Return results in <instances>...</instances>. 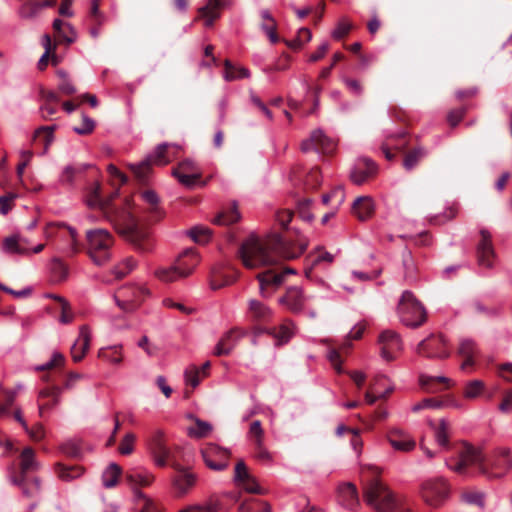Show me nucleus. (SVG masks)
I'll use <instances>...</instances> for the list:
<instances>
[{
  "mask_svg": "<svg viewBox=\"0 0 512 512\" xmlns=\"http://www.w3.org/2000/svg\"><path fill=\"white\" fill-rule=\"evenodd\" d=\"M278 345L287 343L294 335V325L291 321L285 320L278 328L268 329Z\"/></svg>",
  "mask_w": 512,
  "mask_h": 512,
  "instance_id": "nucleus-33",
  "label": "nucleus"
},
{
  "mask_svg": "<svg viewBox=\"0 0 512 512\" xmlns=\"http://www.w3.org/2000/svg\"><path fill=\"white\" fill-rule=\"evenodd\" d=\"M186 234L196 243L205 244L211 237V230L203 225H196L189 229Z\"/></svg>",
  "mask_w": 512,
  "mask_h": 512,
  "instance_id": "nucleus-45",
  "label": "nucleus"
},
{
  "mask_svg": "<svg viewBox=\"0 0 512 512\" xmlns=\"http://www.w3.org/2000/svg\"><path fill=\"white\" fill-rule=\"evenodd\" d=\"M172 467L179 472L173 480L174 488L179 495H184L195 485L197 477L195 474L181 468L180 465L176 463H173Z\"/></svg>",
  "mask_w": 512,
  "mask_h": 512,
  "instance_id": "nucleus-24",
  "label": "nucleus"
},
{
  "mask_svg": "<svg viewBox=\"0 0 512 512\" xmlns=\"http://www.w3.org/2000/svg\"><path fill=\"white\" fill-rule=\"evenodd\" d=\"M118 196V189L108 198H102L101 187L95 184L87 197V204L91 208L102 211L105 218L113 224L115 229L140 253H149L154 249V241L147 228L138 224L132 215L129 203L117 207L111 204L112 199Z\"/></svg>",
  "mask_w": 512,
  "mask_h": 512,
  "instance_id": "nucleus-1",
  "label": "nucleus"
},
{
  "mask_svg": "<svg viewBox=\"0 0 512 512\" xmlns=\"http://www.w3.org/2000/svg\"><path fill=\"white\" fill-rule=\"evenodd\" d=\"M194 420V425L187 429L190 437L203 438L208 436L212 431V425L209 422L200 420L199 418L190 416Z\"/></svg>",
  "mask_w": 512,
  "mask_h": 512,
  "instance_id": "nucleus-37",
  "label": "nucleus"
},
{
  "mask_svg": "<svg viewBox=\"0 0 512 512\" xmlns=\"http://www.w3.org/2000/svg\"><path fill=\"white\" fill-rule=\"evenodd\" d=\"M145 446L157 467H165L172 458V449L168 445L166 433L162 429L152 430L145 439Z\"/></svg>",
  "mask_w": 512,
  "mask_h": 512,
  "instance_id": "nucleus-6",
  "label": "nucleus"
},
{
  "mask_svg": "<svg viewBox=\"0 0 512 512\" xmlns=\"http://www.w3.org/2000/svg\"><path fill=\"white\" fill-rule=\"evenodd\" d=\"M66 234H68L71 240V243L68 247V252L70 254L77 253L79 251V247L77 243V231L74 228L67 226L63 223H51L47 224L43 231V235L47 240L52 239L56 236L65 237Z\"/></svg>",
  "mask_w": 512,
  "mask_h": 512,
  "instance_id": "nucleus-17",
  "label": "nucleus"
},
{
  "mask_svg": "<svg viewBox=\"0 0 512 512\" xmlns=\"http://www.w3.org/2000/svg\"><path fill=\"white\" fill-rule=\"evenodd\" d=\"M183 259H176L169 266H160L153 272L154 276L161 282L171 283L189 276V269H185Z\"/></svg>",
  "mask_w": 512,
  "mask_h": 512,
  "instance_id": "nucleus-15",
  "label": "nucleus"
},
{
  "mask_svg": "<svg viewBox=\"0 0 512 512\" xmlns=\"http://www.w3.org/2000/svg\"><path fill=\"white\" fill-rule=\"evenodd\" d=\"M56 471H57L58 477L60 479H62L63 481H71L73 479L80 477L83 473V470L80 467H76V466L66 467L61 464L57 465Z\"/></svg>",
  "mask_w": 512,
  "mask_h": 512,
  "instance_id": "nucleus-51",
  "label": "nucleus"
},
{
  "mask_svg": "<svg viewBox=\"0 0 512 512\" xmlns=\"http://www.w3.org/2000/svg\"><path fill=\"white\" fill-rule=\"evenodd\" d=\"M87 252L91 260L98 266L106 264L112 256L114 238L103 228L91 229L86 232Z\"/></svg>",
  "mask_w": 512,
  "mask_h": 512,
  "instance_id": "nucleus-4",
  "label": "nucleus"
},
{
  "mask_svg": "<svg viewBox=\"0 0 512 512\" xmlns=\"http://www.w3.org/2000/svg\"><path fill=\"white\" fill-rule=\"evenodd\" d=\"M233 481L237 487L250 494L263 495L266 490L260 486L255 476H253L243 460L235 465Z\"/></svg>",
  "mask_w": 512,
  "mask_h": 512,
  "instance_id": "nucleus-12",
  "label": "nucleus"
},
{
  "mask_svg": "<svg viewBox=\"0 0 512 512\" xmlns=\"http://www.w3.org/2000/svg\"><path fill=\"white\" fill-rule=\"evenodd\" d=\"M171 149L179 150L180 146L178 144H171L166 142L161 143L157 145L154 151L148 154L146 158L149 160L152 166H164L175 157V153L171 152Z\"/></svg>",
  "mask_w": 512,
  "mask_h": 512,
  "instance_id": "nucleus-22",
  "label": "nucleus"
},
{
  "mask_svg": "<svg viewBox=\"0 0 512 512\" xmlns=\"http://www.w3.org/2000/svg\"><path fill=\"white\" fill-rule=\"evenodd\" d=\"M240 219V213L234 203L227 211L220 212L212 222L216 225H230Z\"/></svg>",
  "mask_w": 512,
  "mask_h": 512,
  "instance_id": "nucleus-39",
  "label": "nucleus"
},
{
  "mask_svg": "<svg viewBox=\"0 0 512 512\" xmlns=\"http://www.w3.org/2000/svg\"><path fill=\"white\" fill-rule=\"evenodd\" d=\"M121 474V468L116 463H111L102 474L103 485L106 488L114 487Z\"/></svg>",
  "mask_w": 512,
  "mask_h": 512,
  "instance_id": "nucleus-43",
  "label": "nucleus"
},
{
  "mask_svg": "<svg viewBox=\"0 0 512 512\" xmlns=\"http://www.w3.org/2000/svg\"><path fill=\"white\" fill-rule=\"evenodd\" d=\"M435 440L437 444L443 448L448 446L449 425L445 419H441L438 426L435 427Z\"/></svg>",
  "mask_w": 512,
  "mask_h": 512,
  "instance_id": "nucleus-50",
  "label": "nucleus"
},
{
  "mask_svg": "<svg viewBox=\"0 0 512 512\" xmlns=\"http://www.w3.org/2000/svg\"><path fill=\"white\" fill-rule=\"evenodd\" d=\"M1 249L5 254H16L22 256L30 255V248L25 245H21L20 234L5 237L2 241Z\"/></svg>",
  "mask_w": 512,
  "mask_h": 512,
  "instance_id": "nucleus-29",
  "label": "nucleus"
},
{
  "mask_svg": "<svg viewBox=\"0 0 512 512\" xmlns=\"http://www.w3.org/2000/svg\"><path fill=\"white\" fill-rule=\"evenodd\" d=\"M462 499L468 504H474L480 507L484 506V493L477 490L464 492Z\"/></svg>",
  "mask_w": 512,
  "mask_h": 512,
  "instance_id": "nucleus-63",
  "label": "nucleus"
},
{
  "mask_svg": "<svg viewBox=\"0 0 512 512\" xmlns=\"http://www.w3.org/2000/svg\"><path fill=\"white\" fill-rule=\"evenodd\" d=\"M177 259H183L184 263L186 264L184 267L185 269H189V275L193 272L194 268L199 263V256L196 250L194 249H187L185 250Z\"/></svg>",
  "mask_w": 512,
  "mask_h": 512,
  "instance_id": "nucleus-55",
  "label": "nucleus"
},
{
  "mask_svg": "<svg viewBox=\"0 0 512 512\" xmlns=\"http://www.w3.org/2000/svg\"><path fill=\"white\" fill-rule=\"evenodd\" d=\"M476 352V345L473 340L463 339L459 346V353L466 357L465 361L462 364V369H465L467 366H471L473 364V356Z\"/></svg>",
  "mask_w": 512,
  "mask_h": 512,
  "instance_id": "nucleus-44",
  "label": "nucleus"
},
{
  "mask_svg": "<svg viewBox=\"0 0 512 512\" xmlns=\"http://www.w3.org/2000/svg\"><path fill=\"white\" fill-rule=\"evenodd\" d=\"M512 469V456L508 448H501L491 456L486 457L485 469L482 475L489 479L505 476Z\"/></svg>",
  "mask_w": 512,
  "mask_h": 512,
  "instance_id": "nucleus-8",
  "label": "nucleus"
},
{
  "mask_svg": "<svg viewBox=\"0 0 512 512\" xmlns=\"http://www.w3.org/2000/svg\"><path fill=\"white\" fill-rule=\"evenodd\" d=\"M220 505L217 502H210L206 505H195L187 507L179 512H219Z\"/></svg>",
  "mask_w": 512,
  "mask_h": 512,
  "instance_id": "nucleus-64",
  "label": "nucleus"
},
{
  "mask_svg": "<svg viewBox=\"0 0 512 512\" xmlns=\"http://www.w3.org/2000/svg\"><path fill=\"white\" fill-rule=\"evenodd\" d=\"M308 297L303 293L301 287H289L284 296L279 298V303L288 310L297 313L303 310Z\"/></svg>",
  "mask_w": 512,
  "mask_h": 512,
  "instance_id": "nucleus-19",
  "label": "nucleus"
},
{
  "mask_svg": "<svg viewBox=\"0 0 512 512\" xmlns=\"http://www.w3.org/2000/svg\"><path fill=\"white\" fill-rule=\"evenodd\" d=\"M335 139L327 136L320 129L311 133L310 137L304 140L301 148L304 152L316 151L317 153L329 154L336 149Z\"/></svg>",
  "mask_w": 512,
  "mask_h": 512,
  "instance_id": "nucleus-13",
  "label": "nucleus"
},
{
  "mask_svg": "<svg viewBox=\"0 0 512 512\" xmlns=\"http://www.w3.org/2000/svg\"><path fill=\"white\" fill-rule=\"evenodd\" d=\"M375 212V203L370 196H359L352 204V213L360 221H366L372 217Z\"/></svg>",
  "mask_w": 512,
  "mask_h": 512,
  "instance_id": "nucleus-27",
  "label": "nucleus"
},
{
  "mask_svg": "<svg viewBox=\"0 0 512 512\" xmlns=\"http://www.w3.org/2000/svg\"><path fill=\"white\" fill-rule=\"evenodd\" d=\"M225 71L224 79L226 81H234L242 78H249L250 71L245 67H235L229 60L224 61Z\"/></svg>",
  "mask_w": 512,
  "mask_h": 512,
  "instance_id": "nucleus-38",
  "label": "nucleus"
},
{
  "mask_svg": "<svg viewBox=\"0 0 512 512\" xmlns=\"http://www.w3.org/2000/svg\"><path fill=\"white\" fill-rule=\"evenodd\" d=\"M377 167L375 163L368 159L362 158L359 159L356 166L351 172L352 181L357 184H363L369 177L376 173Z\"/></svg>",
  "mask_w": 512,
  "mask_h": 512,
  "instance_id": "nucleus-25",
  "label": "nucleus"
},
{
  "mask_svg": "<svg viewBox=\"0 0 512 512\" xmlns=\"http://www.w3.org/2000/svg\"><path fill=\"white\" fill-rule=\"evenodd\" d=\"M141 197L146 203L151 205L150 213L152 214V217L155 220L161 219L163 216V212L158 206V203H159L158 195L154 191L148 190V191L143 192Z\"/></svg>",
  "mask_w": 512,
  "mask_h": 512,
  "instance_id": "nucleus-46",
  "label": "nucleus"
},
{
  "mask_svg": "<svg viewBox=\"0 0 512 512\" xmlns=\"http://www.w3.org/2000/svg\"><path fill=\"white\" fill-rule=\"evenodd\" d=\"M245 331L239 328H233L227 331L216 344L213 354L215 356L229 355L237 346L242 337L245 336Z\"/></svg>",
  "mask_w": 512,
  "mask_h": 512,
  "instance_id": "nucleus-18",
  "label": "nucleus"
},
{
  "mask_svg": "<svg viewBox=\"0 0 512 512\" xmlns=\"http://www.w3.org/2000/svg\"><path fill=\"white\" fill-rule=\"evenodd\" d=\"M127 479L134 485L150 486L154 481V475L146 469H134L127 474Z\"/></svg>",
  "mask_w": 512,
  "mask_h": 512,
  "instance_id": "nucleus-36",
  "label": "nucleus"
},
{
  "mask_svg": "<svg viewBox=\"0 0 512 512\" xmlns=\"http://www.w3.org/2000/svg\"><path fill=\"white\" fill-rule=\"evenodd\" d=\"M65 362V358L62 353L58 351H54L52 353L51 359L42 365H38L35 367L36 371H44L50 370L56 367L63 366Z\"/></svg>",
  "mask_w": 512,
  "mask_h": 512,
  "instance_id": "nucleus-57",
  "label": "nucleus"
},
{
  "mask_svg": "<svg viewBox=\"0 0 512 512\" xmlns=\"http://www.w3.org/2000/svg\"><path fill=\"white\" fill-rule=\"evenodd\" d=\"M14 484H19L22 488V493L27 498H37L40 495V481L38 478H34L32 481L27 482L24 479H21L18 482L16 479H13Z\"/></svg>",
  "mask_w": 512,
  "mask_h": 512,
  "instance_id": "nucleus-42",
  "label": "nucleus"
},
{
  "mask_svg": "<svg viewBox=\"0 0 512 512\" xmlns=\"http://www.w3.org/2000/svg\"><path fill=\"white\" fill-rule=\"evenodd\" d=\"M136 441V435L133 433H127L121 440L118 451L122 455H130L134 451V445Z\"/></svg>",
  "mask_w": 512,
  "mask_h": 512,
  "instance_id": "nucleus-61",
  "label": "nucleus"
},
{
  "mask_svg": "<svg viewBox=\"0 0 512 512\" xmlns=\"http://www.w3.org/2000/svg\"><path fill=\"white\" fill-rule=\"evenodd\" d=\"M39 1H28L23 4L19 9V15L21 18H32L36 16L42 9L37 8Z\"/></svg>",
  "mask_w": 512,
  "mask_h": 512,
  "instance_id": "nucleus-62",
  "label": "nucleus"
},
{
  "mask_svg": "<svg viewBox=\"0 0 512 512\" xmlns=\"http://www.w3.org/2000/svg\"><path fill=\"white\" fill-rule=\"evenodd\" d=\"M397 312L400 321L407 327H419L426 320V310L424 306L410 291L403 292Z\"/></svg>",
  "mask_w": 512,
  "mask_h": 512,
  "instance_id": "nucleus-5",
  "label": "nucleus"
},
{
  "mask_svg": "<svg viewBox=\"0 0 512 512\" xmlns=\"http://www.w3.org/2000/svg\"><path fill=\"white\" fill-rule=\"evenodd\" d=\"M248 315L253 320L266 322L273 317V311L265 303L257 299H250L248 301Z\"/></svg>",
  "mask_w": 512,
  "mask_h": 512,
  "instance_id": "nucleus-28",
  "label": "nucleus"
},
{
  "mask_svg": "<svg viewBox=\"0 0 512 512\" xmlns=\"http://www.w3.org/2000/svg\"><path fill=\"white\" fill-rule=\"evenodd\" d=\"M88 167L89 165L87 164L68 165L63 169L60 181L62 183L71 184L76 175L83 173Z\"/></svg>",
  "mask_w": 512,
  "mask_h": 512,
  "instance_id": "nucleus-47",
  "label": "nucleus"
},
{
  "mask_svg": "<svg viewBox=\"0 0 512 512\" xmlns=\"http://www.w3.org/2000/svg\"><path fill=\"white\" fill-rule=\"evenodd\" d=\"M261 17L264 20L261 27L265 31L271 43H276L278 41V36L276 34V23L272 15L268 10L261 11Z\"/></svg>",
  "mask_w": 512,
  "mask_h": 512,
  "instance_id": "nucleus-41",
  "label": "nucleus"
},
{
  "mask_svg": "<svg viewBox=\"0 0 512 512\" xmlns=\"http://www.w3.org/2000/svg\"><path fill=\"white\" fill-rule=\"evenodd\" d=\"M305 247L299 250L292 249L279 235H272L265 239L256 236L248 237L240 246L239 257L244 267L258 269L264 266L275 265L282 259L297 258Z\"/></svg>",
  "mask_w": 512,
  "mask_h": 512,
  "instance_id": "nucleus-2",
  "label": "nucleus"
},
{
  "mask_svg": "<svg viewBox=\"0 0 512 512\" xmlns=\"http://www.w3.org/2000/svg\"><path fill=\"white\" fill-rule=\"evenodd\" d=\"M186 385L196 388L204 378L198 366L191 364L184 371Z\"/></svg>",
  "mask_w": 512,
  "mask_h": 512,
  "instance_id": "nucleus-49",
  "label": "nucleus"
},
{
  "mask_svg": "<svg viewBox=\"0 0 512 512\" xmlns=\"http://www.w3.org/2000/svg\"><path fill=\"white\" fill-rule=\"evenodd\" d=\"M172 175L184 186L191 188L201 178V172L182 173L172 172Z\"/></svg>",
  "mask_w": 512,
  "mask_h": 512,
  "instance_id": "nucleus-56",
  "label": "nucleus"
},
{
  "mask_svg": "<svg viewBox=\"0 0 512 512\" xmlns=\"http://www.w3.org/2000/svg\"><path fill=\"white\" fill-rule=\"evenodd\" d=\"M427 154V151L422 147H417L406 154L403 166L406 170H412L419 161L424 158Z\"/></svg>",
  "mask_w": 512,
  "mask_h": 512,
  "instance_id": "nucleus-48",
  "label": "nucleus"
},
{
  "mask_svg": "<svg viewBox=\"0 0 512 512\" xmlns=\"http://www.w3.org/2000/svg\"><path fill=\"white\" fill-rule=\"evenodd\" d=\"M40 467L36 459L35 451L31 447H25L20 454V469L22 475L37 471Z\"/></svg>",
  "mask_w": 512,
  "mask_h": 512,
  "instance_id": "nucleus-31",
  "label": "nucleus"
},
{
  "mask_svg": "<svg viewBox=\"0 0 512 512\" xmlns=\"http://www.w3.org/2000/svg\"><path fill=\"white\" fill-rule=\"evenodd\" d=\"M439 382L445 384L447 387L450 385L451 380L445 376H430L422 374L419 377L420 386L425 389L427 392L435 393L438 392V389L434 387L433 383Z\"/></svg>",
  "mask_w": 512,
  "mask_h": 512,
  "instance_id": "nucleus-40",
  "label": "nucleus"
},
{
  "mask_svg": "<svg viewBox=\"0 0 512 512\" xmlns=\"http://www.w3.org/2000/svg\"><path fill=\"white\" fill-rule=\"evenodd\" d=\"M53 28L56 32H61L62 31V28H67L69 30V33H63L62 34V39L64 41H66L67 43H73L76 38H77V35H76V32L75 30L73 29V27L71 26V24L67 23V22H64L60 19H55L53 21Z\"/></svg>",
  "mask_w": 512,
  "mask_h": 512,
  "instance_id": "nucleus-54",
  "label": "nucleus"
},
{
  "mask_svg": "<svg viewBox=\"0 0 512 512\" xmlns=\"http://www.w3.org/2000/svg\"><path fill=\"white\" fill-rule=\"evenodd\" d=\"M364 500L375 512H400L401 501L379 479L370 480L364 488Z\"/></svg>",
  "mask_w": 512,
  "mask_h": 512,
  "instance_id": "nucleus-3",
  "label": "nucleus"
},
{
  "mask_svg": "<svg viewBox=\"0 0 512 512\" xmlns=\"http://www.w3.org/2000/svg\"><path fill=\"white\" fill-rule=\"evenodd\" d=\"M386 440L393 450L408 453L415 449L416 442L411 435L400 428H391L386 433Z\"/></svg>",
  "mask_w": 512,
  "mask_h": 512,
  "instance_id": "nucleus-16",
  "label": "nucleus"
},
{
  "mask_svg": "<svg viewBox=\"0 0 512 512\" xmlns=\"http://www.w3.org/2000/svg\"><path fill=\"white\" fill-rule=\"evenodd\" d=\"M123 347L122 345H113L109 347H103L98 351V357L110 362L112 364L118 365L123 360Z\"/></svg>",
  "mask_w": 512,
  "mask_h": 512,
  "instance_id": "nucleus-34",
  "label": "nucleus"
},
{
  "mask_svg": "<svg viewBox=\"0 0 512 512\" xmlns=\"http://www.w3.org/2000/svg\"><path fill=\"white\" fill-rule=\"evenodd\" d=\"M95 126V121L85 113H82L81 125L73 127V131L78 135H88L94 131Z\"/></svg>",
  "mask_w": 512,
  "mask_h": 512,
  "instance_id": "nucleus-58",
  "label": "nucleus"
},
{
  "mask_svg": "<svg viewBox=\"0 0 512 512\" xmlns=\"http://www.w3.org/2000/svg\"><path fill=\"white\" fill-rule=\"evenodd\" d=\"M294 273L295 270L292 268H286L281 272L267 270L265 272L259 273L257 275V280L259 281L261 296L270 297L271 293L269 292V289H272L273 291L278 289L284 283L285 277Z\"/></svg>",
  "mask_w": 512,
  "mask_h": 512,
  "instance_id": "nucleus-14",
  "label": "nucleus"
},
{
  "mask_svg": "<svg viewBox=\"0 0 512 512\" xmlns=\"http://www.w3.org/2000/svg\"><path fill=\"white\" fill-rule=\"evenodd\" d=\"M338 502L345 508L353 510L359 505V496L354 484H340L337 489Z\"/></svg>",
  "mask_w": 512,
  "mask_h": 512,
  "instance_id": "nucleus-23",
  "label": "nucleus"
},
{
  "mask_svg": "<svg viewBox=\"0 0 512 512\" xmlns=\"http://www.w3.org/2000/svg\"><path fill=\"white\" fill-rule=\"evenodd\" d=\"M136 265L137 261L132 257H128L114 268V274L119 278L124 277L130 273Z\"/></svg>",
  "mask_w": 512,
  "mask_h": 512,
  "instance_id": "nucleus-60",
  "label": "nucleus"
},
{
  "mask_svg": "<svg viewBox=\"0 0 512 512\" xmlns=\"http://www.w3.org/2000/svg\"><path fill=\"white\" fill-rule=\"evenodd\" d=\"M484 390V383L480 380H473L467 383L464 390V396L468 399H475L481 395Z\"/></svg>",
  "mask_w": 512,
  "mask_h": 512,
  "instance_id": "nucleus-59",
  "label": "nucleus"
},
{
  "mask_svg": "<svg viewBox=\"0 0 512 512\" xmlns=\"http://www.w3.org/2000/svg\"><path fill=\"white\" fill-rule=\"evenodd\" d=\"M222 3L220 0H208L206 5L199 9L201 17L205 18V26L210 27L220 15Z\"/></svg>",
  "mask_w": 512,
  "mask_h": 512,
  "instance_id": "nucleus-32",
  "label": "nucleus"
},
{
  "mask_svg": "<svg viewBox=\"0 0 512 512\" xmlns=\"http://www.w3.org/2000/svg\"><path fill=\"white\" fill-rule=\"evenodd\" d=\"M91 341V333L87 326H82L79 336L71 347L72 359L75 362L81 361L89 349Z\"/></svg>",
  "mask_w": 512,
  "mask_h": 512,
  "instance_id": "nucleus-26",
  "label": "nucleus"
},
{
  "mask_svg": "<svg viewBox=\"0 0 512 512\" xmlns=\"http://www.w3.org/2000/svg\"><path fill=\"white\" fill-rule=\"evenodd\" d=\"M151 166L152 164L147 158L143 159L139 163L129 164V168L140 181H146L150 173Z\"/></svg>",
  "mask_w": 512,
  "mask_h": 512,
  "instance_id": "nucleus-52",
  "label": "nucleus"
},
{
  "mask_svg": "<svg viewBox=\"0 0 512 512\" xmlns=\"http://www.w3.org/2000/svg\"><path fill=\"white\" fill-rule=\"evenodd\" d=\"M63 389L58 386L46 387L39 391L38 413L42 417L47 410L57 406L61 400Z\"/></svg>",
  "mask_w": 512,
  "mask_h": 512,
  "instance_id": "nucleus-21",
  "label": "nucleus"
},
{
  "mask_svg": "<svg viewBox=\"0 0 512 512\" xmlns=\"http://www.w3.org/2000/svg\"><path fill=\"white\" fill-rule=\"evenodd\" d=\"M485 463L486 457L482 450L473 446H466L460 454L459 461L454 465L450 461H446V465L451 470L462 475H470L473 472L482 475Z\"/></svg>",
  "mask_w": 512,
  "mask_h": 512,
  "instance_id": "nucleus-7",
  "label": "nucleus"
},
{
  "mask_svg": "<svg viewBox=\"0 0 512 512\" xmlns=\"http://www.w3.org/2000/svg\"><path fill=\"white\" fill-rule=\"evenodd\" d=\"M149 294L144 286L129 285L121 287L114 294L116 304L126 312L134 310Z\"/></svg>",
  "mask_w": 512,
  "mask_h": 512,
  "instance_id": "nucleus-9",
  "label": "nucleus"
},
{
  "mask_svg": "<svg viewBox=\"0 0 512 512\" xmlns=\"http://www.w3.org/2000/svg\"><path fill=\"white\" fill-rule=\"evenodd\" d=\"M15 420L22 426L24 431L28 434L31 440L33 441H41L45 437V430L41 423H36L32 427H29L27 422L22 416L21 409L17 408L14 411Z\"/></svg>",
  "mask_w": 512,
  "mask_h": 512,
  "instance_id": "nucleus-30",
  "label": "nucleus"
},
{
  "mask_svg": "<svg viewBox=\"0 0 512 512\" xmlns=\"http://www.w3.org/2000/svg\"><path fill=\"white\" fill-rule=\"evenodd\" d=\"M380 355L385 361H393L403 350V342L400 335L394 330H384L378 337Z\"/></svg>",
  "mask_w": 512,
  "mask_h": 512,
  "instance_id": "nucleus-11",
  "label": "nucleus"
},
{
  "mask_svg": "<svg viewBox=\"0 0 512 512\" xmlns=\"http://www.w3.org/2000/svg\"><path fill=\"white\" fill-rule=\"evenodd\" d=\"M481 240L477 246V257L479 265L491 268L495 261V253L491 243V235L487 230L480 231Z\"/></svg>",
  "mask_w": 512,
  "mask_h": 512,
  "instance_id": "nucleus-20",
  "label": "nucleus"
},
{
  "mask_svg": "<svg viewBox=\"0 0 512 512\" xmlns=\"http://www.w3.org/2000/svg\"><path fill=\"white\" fill-rule=\"evenodd\" d=\"M17 396L16 389H5L0 386V418L10 415V407Z\"/></svg>",
  "mask_w": 512,
  "mask_h": 512,
  "instance_id": "nucleus-35",
  "label": "nucleus"
},
{
  "mask_svg": "<svg viewBox=\"0 0 512 512\" xmlns=\"http://www.w3.org/2000/svg\"><path fill=\"white\" fill-rule=\"evenodd\" d=\"M202 457L207 467L214 471H223L229 466V462L226 460H217L211 455V451H202Z\"/></svg>",
  "mask_w": 512,
  "mask_h": 512,
  "instance_id": "nucleus-53",
  "label": "nucleus"
},
{
  "mask_svg": "<svg viewBox=\"0 0 512 512\" xmlns=\"http://www.w3.org/2000/svg\"><path fill=\"white\" fill-rule=\"evenodd\" d=\"M449 491L447 481L444 478L437 477L423 483L421 495L428 505L438 507L448 498Z\"/></svg>",
  "mask_w": 512,
  "mask_h": 512,
  "instance_id": "nucleus-10",
  "label": "nucleus"
}]
</instances>
